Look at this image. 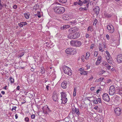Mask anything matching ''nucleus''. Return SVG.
Returning <instances> with one entry per match:
<instances>
[{"mask_svg": "<svg viewBox=\"0 0 122 122\" xmlns=\"http://www.w3.org/2000/svg\"><path fill=\"white\" fill-rule=\"evenodd\" d=\"M10 81L11 83H13L14 82V79L11 76H10L9 78Z\"/></svg>", "mask_w": 122, "mask_h": 122, "instance_id": "nucleus-30", "label": "nucleus"}, {"mask_svg": "<svg viewBox=\"0 0 122 122\" xmlns=\"http://www.w3.org/2000/svg\"><path fill=\"white\" fill-rule=\"evenodd\" d=\"M67 0H59V2L62 3H66Z\"/></svg>", "mask_w": 122, "mask_h": 122, "instance_id": "nucleus-33", "label": "nucleus"}, {"mask_svg": "<svg viewBox=\"0 0 122 122\" xmlns=\"http://www.w3.org/2000/svg\"><path fill=\"white\" fill-rule=\"evenodd\" d=\"M53 9L56 13L59 15L62 14L65 10V8L62 7L55 6L53 8Z\"/></svg>", "mask_w": 122, "mask_h": 122, "instance_id": "nucleus-2", "label": "nucleus"}, {"mask_svg": "<svg viewBox=\"0 0 122 122\" xmlns=\"http://www.w3.org/2000/svg\"><path fill=\"white\" fill-rule=\"evenodd\" d=\"M24 54V52H22L21 53H20V55H19V56L20 57H21L23 56Z\"/></svg>", "mask_w": 122, "mask_h": 122, "instance_id": "nucleus-40", "label": "nucleus"}, {"mask_svg": "<svg viewBox=\"0 0 122 122\" xmlns=\"http://www.w3.org/2000/svg\"><path fill=\"white\" fill-rule=\"evenodd\" d=\"M52 97L54 101L55 102L57 101L58 97V94H57L55 93H53Z\"/></svg>", "mask_w": 122, "mask_h": 122, "instance_id": "nucleus-11", "label": "nucleus"}, {"mask_svg": "<svg viewBox=\"0 0 122 122\" xmlns=\"http://www.w3.org/2000/svg\"><path fill=\"white\" fill-rule=\"evenodd\" d=\"M39 7L40 6L38 4H36L34 6L33 9L34 10L35 9V10L36 11L37 9H39Z\"/></svg>", "mask_w": 122, "mask_h": 122, "instance_id": "nucleus-26", "label": "nucleus"}, {"mask_svg": "<svg viewBox=\"0 0 122 122\" xmlns=\"http://www.w3.org/2000/svg\"><path fill=\"white\" fill-rule=\"evenodd\" d=\"M109 89L110 90H115V87L113 86H112L110 87Z\"/></svg>", "mask_w": 122, "mask_h": 122, "instance_id": "nucleus-39", "label": "nucleus"}, {"mask_svg": "<svg viewBox=\"0 0 122 122\" xmlns=\"http://www.w3.org/2000/svg\"><path fill=\"white\" fill-rule=\"evenodd\" d=\"M107 69L110 70L112 71L114 70V69L113 68V64L112 63L113 61L112 59L111 56L108 52L107 51Z\"/></svg>", "mask_w": 122, "mask_h": 122, "instance_id": "nucleus-1", "label": "nucleus"}, {"mask_svg": "<svg viewBox=\"0 0 122 122\" xmlns=\"http://www.w3.org/2000/svg\"><path fill=\"white\" fill-rule=\"evenodd\" d=\"M98 53L97 51H95L94 52V55L95 56H97L98 54Z\"/></svg>", "mask_w": 122, "mask_h": 122, "instance_id": "nucleus-54", "label": "nucleus"}, {"mask_svg": "<svg viewBox=\"0 0 122 122\" xmlns=\"http://www.w3.org/2000/svg\"><path fill=\"white\" fill-rule=\"evenodd\" d=\"M94 44H92L91 46V48H92V49L94 47Z\"/></svg>", "mask_w": 122, "mask_h": 122, "instance_id": "nucleus-59", "label": "nucleus"}, {"mask_svg": "<svg viewBox=\"0 0 122 122\" xmlns=\"http://www.w3.org/2000/svg\"><path fill=\"white\" fill-rule=\"evenodd\" d=\"M25 120L26 122H28L29 121V119L28 117H26L25 118Z\"/></svg>", "mask_w": 122, "mask_h": 122, "instance_id": "nucleus-41", "label": "nucleus"}, {"mask_svg": "<svg viewBox=\"0 0 122 122\" xmlns=\"http://www.w3.org/2000/svg\"><path fill=\"white\" fill-rule=\"evenodd\" d=\"M76 87L74 88V90L73 96L74 97H75L76 95Z\"/></svg>", "mask_w": 122, "mask_h": 122, "instance_id": "nucleus-31", "label": "nucleus"}, {"mask_svg": "<svg viewBox=\"0 0 122 122\" xmlns=\"http://www.w3.org/2000/svg\"><path fill=\"white\" fill-rule=\"evenodd\" d=\"M93 77L92 76H91V77L89 79V80L91 81L93 79Z\"/></svg>", "mask_w": 122, "mask_h": 122, "instance_id": "nucleus-56", "label": "nucleus"}, {"mask_svg": "<svg viewBox=\"0 0 122 122\" xmlns=\"http://www.w3.org/2000/svg\"><path fill=\"white\" fill-rule=\"evenodd\" d=\"M101 90L100 89H98L97 90L96 92V93L97 94H98L99 93V92Z\"/></svg>", "mask_w": 122, "mask_h": 122, "instance_id": "nucleus-61", "label": "nucleus"}, {"mask_svg": "<svg viewBox=\"0 0 122 122\" xmlns=\"http://www.w3.org/2000/svg\"><path fill=\"white\" fill-rule=\"evenodd\" d=\"M107 30H108L109 32L110 33H113L114 31V27L111 25H107Z\"/></svg>", "mask_w": 122, "mask_h": 122, "instance_id": "nucleus-7", "label": "nucleus"}, {"mask_svg": "<svg viewBox=\"0 0 122 122\" xmlns=\"http://www.w3.org/2000/svg\"><path fill=\"white\" fill-rule=\"evenodd\" d=\"M70 17L68 15H64L62 16V18L64 20H68L69 19H71Z\"/></svg>", "mask_w": 122, "mask_h": 122, "instance_id": "nucleus-13", "label": "nucleus"}, {"mask_svg": "<svg viewBox=\"0 0 122 122\" xmlns=\"http://www.w3.org/2000/svg\"><path fill=\"white\" fill-rule=\"evenodd\" d=\"M84 57H85V56L84 55H82L81 56V59L82 60V61L83 62H84Z\"/></svg>", "mask_w": 122, "mask_h": 122, "instance_id": "nucleus-53", "label": "nucleus"}, {"mask_svg": "<svg viewBox=\"0 0 122 122\" xmlns=\"http://www.w3.org/2000/svg\"><path fill=\"white\" fill-rule=\"evenodd\" d=\"M43 107V109H44L48 112H51V110L49 109L47 105H45Z\"/></svg>", "mask_w": 122, "mask_h": 122, "instance_id": "nucleus-17", "label": "nucleus"}, {"mask_svg": "<svg viewBox=\"0 0 122 122\" xmlns=\"http://www.w3.org/2000/svg\"><path fill=\"white\" fill-rule=\"evenodd\" d=\"M24 14L25 16V17L26 19H28L29 18L30 15L29 14H28L27 13H24Z\"/></svg>", "mask_w": 122, "mask_h": 122, "instance_id": "nucleus-32", "label": "nucleus"}, {"mask_svg": "<svg viewBox=\"0 0 122 122\" xmlns=\"http://www.w3.org/2000/svg\"><path fill=\"white\" fill-rule=\"evenodd\" d=\"M82 1L83 4H86V5L87 8H88L89 6V5L90 2V0H83Z\"/></svg>", "mask_w": 122, "mask_h": 122, "instance_id": "nucleus-14", "label": "nucleus"}, {"mask_svg": "<svg viewBox=\"0 0 122 122\" xmlns=\"http://www.w3.org/2000/svg\"><path fill=\"white\" fill-rule=\"evenodd\" d=\"M4 6V4H2V3L0 4V7H3Z\"/></svg>", "mask_w": 122, "mask_h": 122, "instance_id": "nucleus-58", "label": "nucleus"}, {"mask_svg": "<svg viewBox=\"0 0 122 122\" xmlns=\"http://www.w3.org/2000/svg\"><path fill=\"white\" fill-rule=\"evenodd\" d=\"M19 26L20 27H23V25L21 23V22H20V23L18 24Z\"/></svg>", "mask_w": 122, "mask_h": 122, "instance_id": "nucleus-47", "label": "nucleus"}, {"mask_svg": "<svg viewBox=\"0 0 122 122\" xmlns=\"http://www.w3.org/2000/svg\"><path fill=\"white\" fill-rule=\"evenodd\" d=\"M105 71L104 70H102L101 71H100L99 72V75H102V74H104V73H105Z\"/></svg>", "mask_w": 122, "mask_h": 122, "instance_id": "nucleus-35", "label": "nucleus"}, {"mask_svg": "<svg viewBox=\"0 0 122 122\" xmlns=\"http://www.w3.org/2000/svg\"><path fill=\"white\" fill-rule=\"evenodd\" d=\"M90 54L89 53L87 52L86 53V59H88V57L90 56Z\"/></svg>", "mask_w": 122, "mask_h": 122, "instance_id": "nucleus-36", "label": "nucleus"}, {"mask_svg": "<svg viewBox=\"0 0 122 122\" xmlns=\"http://www.w3.org/2000/svg\"><path fill=\"white\" fill-rule=\"evenodd\" d=\"M119 99L117 97H116L114 100V101L115 102H117L118 101Z\"/></svg>", "mask_w": 122, "mask_h": 122, "instance_id": "nucleus-38", "label": "nucleus"}, {"mask_svg": "<svg viewBox=\"0 0 122 122\" xmlns=\"http://www.w3.org/2000/svg\"><path fill=\"white\" fill-rule=\"evenodd\" d=\"M75 50V49L73 48H69L66 49L65 52L67 54L73 55L74 53V52Z\"/></svg>", "mask_w": 122, "mask_h": 122, "instance_id": "nucleus-6", "label": "nucleus"}, {"mask_svg": "<svg viewBox=\"0 0 122 122\" xmlns=\"http://www.w3.org/2000/svg\"><path fill=\"white\" fill-rule=\"evenodd\" d=\"M97 19H95L94 20V22L93 23V25H96L97 22Z\"/></svg>", "mask_w": 122, "mask_h": 122, "instance_id": "nucleus-44", "label": "nucleus"}, {"mask_svg": "<svg viewBox=\"0 0 122 122\" xmlns=\"http://www.w3.org/2000/svg\"><path fill=\"white\" fill-rule=\"evenodd\" d=\"M95 87H92L91 88V90L92 91L94 90V88Z\"/></svg>", "mask_w": 122, "mask_h": 122, "instance_id": "nucleus-63", "label": "nucleus"}, {"mask_svg": "<svg viewBox=\"0 0 122 122\" xmlns=\"http://www.w3.org/2000/svg\"><path fill=\"white\" fill-rule=\"evenodd\" d=\"M31 118L33 119H34L35 117V115L32 114L31 115Z\"/></svg>", "mask_w": 122, "mask_h": 122, "instance_id": "nucleus-49", "label": "nucleus"}, {"mask_svg": "<svg viewBox=\"0 0 122 122\" xmlns=\"http://www.w3.org/2000/svg\"><path fill=\"white\" fill-rule=\"evenodd\" d=\"M102 59V57L100 56H98L97 58V61H101Z\"/></svg>", "mask_w": 122, "mask_h": 122, "instance_id": "nucleus-42", "label": "nucleus"}, {"mask_svg": "<svg viewBox=\"0 0 122 122\" xmlns=\"http://www.w3.org/2000/svg\"><path fill=\"white\" fill-rule=\"evenodd\" d=\"M114 111L115 113L117 116H119L121 114V110L119 108H116L115 109Z\"/></svg>", "mask_w": 122, "mask_h": 122, "instance_id": "nucleus-10", "label": "nucleus"}, {"mask_svg": "<svg viewBox=\"0 0 122 122\" xmlns=\"http://www.w3.org/2000/svg\"><path fill=\"white\" fill-rule=\"evenodd\" d=\"M107 96H108V100H107V102H108V103H107V105L110 106L112 104V102L111 101H109L110 100V98L108 94H107Z\"/></svg>", "mask_w": 122, "mask_h": 122, "instance_id": "nucleus-27", "label": "nucleus"}, {"mask_svg": "<svg viewBox=\"0 0 122 122\" xmlns=\"http://www.w3.org/2000/svg\"><path fill=\"white\" fill-rule=\"evenodd\" d=\"M70 23L72 25H75L76 24V21H70Z\"/></svg>", "mask_w": 122, "mask_h": 122, "instance_id": "nucleus-37", "label": "nucleus"}, {"mask_svg": "<svg viewBox=\"0 0 122 122\" xmlns=\"http://www.w3.org/2000/svg\"><path fill=\"white\" fill-rule=\"evenodd\" d=\"M61 100L62 101L61 103L64 104L66 103L67 101V98H62Z\"/></svg>", "mask_w": 122, "mask_h": 122, "instance_id": "nucleus-16", "label": "nucleus"}, {"mask_svg": "<svg viewBox=\"0 0 122 122\" xmlns=\"http://www.w3.org/2000/svg\"><path fill=\"white\" fill-rule=\"evenodd\" d=\"M45 69L43 67H42L41 69V72L42 74H43L45 73Z\"/></svg>", "mask_w": 122, "mask_h": 122, "instance_id": "nucleus-29", "label": "nucleus"}, {"mask_svg": "<svg viewBox=\"0 0 122 122\" xmlns=\"http://www.w3.org/2000/svg\"><path fill=\"white\" fill-rule=\"evenodd\" d=\"M70 27V26L69 25H64L63 26L61 27L60 29L61 30H65L69 28Z\"/></svg>", "mask_w": 122, "mask_h": 122, "instance_id": "nucleus-18", "label": "nucleus"}, {"mask_svg": "<svg viewBox=\"0 0 122 122\" xmlns=\"http://www.w3.org/2000/svg\"><path fill=\"white\" fill-rule=\"evenodd\" d=\"M94 108L95 110H97L98 109V108L97 106L95 107H94Z\"/></svg>", "mask_w": 122, "mask_h": 122, "instance_id": "nucleus-57", "label": "nucleus"}, {"mask_svg": "<svg viewBox=\"0 0 122 122\" xmlns=\"http://www.w3.org/2000/svg\"><path fill=\"white\" fill-rule=\"evenodd\" d=\"M78 5L80 6H81L83 5V1L81 0H78Z\"/></svg>", "mask_w": 122, "mask_h": 122, "instance_id": "nucleus-28", "label": "nucleus"}, {"mask_svg": "<svg viewBox=\"0 0 122 122\" xmlns=\"http://www.w3.org/2000/svg\"><path fill=\"white\" fill-rule=\"evenodd\" d=\"M78 0H77V1L76 2H75L74 3V5H78Z\"/></svg>", "mask_w": 122, "mask_h": 122, "instance_id": "nucleus-52", "label": "nucleus"}, {"mask_svg": "<svg viewBox=\"0 0 122 122\" xmlns=\"http://www.w3.org/2000/svg\"><path fill=\"white\" fill-rule=\"evenodd\" d=\"M13 8L14 9H17V6L16 5H15L13 6Z\"/></svg>", "mask_w": 122, "mask_h": 122, "instance_id": "nucleus-51", "label": "nucleus"}, {"mask_svg": "<svg viewBox=\"0 0 122 122\" xmlns=\"http://www.w3.org/2000/svg\"><path fill=\"white\" fill-rule=\"evenodd\" d=\"M116 92L117 93L120 95H122V87L120 88L119 90L117 89Z\"/></svg>", "mask_w": 122, "mask_h": 122, "instance_id": "nucleus-22", "label": "nucleus"}, {"mask_svg": "<svg viewBox=\"0 0 122 122\" xmlns=\"http://www.w3.org/2000/svg\"><path fill=\"white\" fill-rule=\"evenodd\" d=\"M88 71H85L83 69L80 72V73L81 74H83L85 75H87L88 74Z\"/></svg>", "mask_w": 122, "mask_h": 122, "instance_id": "nucleus-19", "label": "nucleus"}, {"mask_svg": "<svg viewBox=\"0 0 122 122\" xmlns=\"http://www.w3.org/2000/svg\"><path fill=\"white\" fill-rule=\"evenodd\" d=\"M80 34L79 33H70L68 35V37L71 39H75L78 38L80 36Z\"/></svg>", "mask_w": 122, "mask_h": 122, "instance_id": "nucleus-4", "label": "nucleus"}, {"mask_svg": "<svg viewBox=\"0 0 122 122\" xmlns=\"http://www.w3.org/2000/svg\"><path fill=\"white\" fill-rule=\"evenodd\" d=\"M74 113H76L77 115L79 116L80 114V112L78 109L75 108V110H74Z\"/></svg>", "mask_w": 122, "mask_h": 122, "instance_id": "nucleus-21", "label": "nucleus"}, {"mask_svg": "<svg viewBox=\"0 0 122 122\" xmlns=\"http://www.w3.org/2000/svg\"><path fill=\"white\" fill-rule=\"evenodd\" d=\"M21 23L23 25H25L27 24V23L25 22H21Z\"/></svg>", "mask_w": 122, "mask_h": 122, "instance_id": "nucleus-50", "label": "nucleus"}, {"mask_svg": "<svg viewBox=\"0 0 122 122\" xmlns=\"http://www.w3.org/2000/svg\"><path fill=\"white\" fill-rule=\"evenodd\" d=\"M107 80H107V83H112V80L111 79H107Z\"/></svg>", "mask_w": 122, "mask_h": 122, "instance_id": "nucleus-46", "label": "nucleus"}, {"mask_svg": "<svg viewBox=\"0 0 122 122\" xmlns=\"http://www.w3.org/2000/svg\"><path fill=\"white\" fill-rule=\"evenodd\" d=\"M93 97L94 98H96L95 97H94V96H92V97H87L86 98V99L88 100L89 101H90L91 100H90L89 99V98H91L92 97Z\"/></svg>", "mask_w": 122, "mask_h": 122, "instance_id": "nucleus-43", "label": "nucleus"}, {"mask_svg": "<svg viewBox=\"0 0 122 122\" xmlns=\"http://www.w3.org/2000/svg\"><path fill=\"white\" fill-rule=\"evenodd\" d=\"M16 107H13L12 109L11 110L13 111V110H16Z\"/></svg>", "mask_w": 122, "mask_h": 122, "instance_id": "nucleus-55", "label": "nucleus"}, {"mask_svg": "<svg viewBox=\"0 0 122 122\" xmlns=\"http://www.w3.org/2000/svg\"><path fill=\"white\" fill-rule=\"evenodd\" d=\"M67 82L66 81H64L62 82L61 84V86L63 88H66L67 87Z\"/></svg>", "mask_w": 122, "mask_h": 122, "instance_id": "nucleus-15", "label": "nucleus"}, {"mask_svg": "<svg viewBox=\"0 0 122 122\" xmlns=\"http://www.w3.org/2000/svg\"><path fill=\"white\" fill-rule=\"evenodd\" d=\"M71 45L74 47H80L82 44L81 42L77 40H72L70 42Z\"/></svg>", "mask_w": 122, "mask_h": 122, "instance_id": "nucleus-5", "label": "nucleus"}, {"mask_svg": "<svg viewBox=\"0 0 122 122\" xmlns=\"http://www.w3.org/2000/svg\"><path fill=\"white\" fill-rule=\"evenodd\" d=\"M101 62V61L97 60L96 63V64L97 65H98Z\"/></svg>", "mask_w": 122, "mask_h": 122, "instance_id": "nucleus-48", "label": "nucleus"}, {"mask_svg": "<svg viewBox=\"0 0 122 122\" xmlns=\"http://www.w3.org/2000/svg\"><path fill=\"white\" fill-rule=\"evenodd\" d=\"M100 8L99 7L97 6L93 9V10L95 12L97 15H98L99 13Z\"/></svg>", "mask_w": 122, "mask_h": 122, "instance_id": "nucleus-12", "label": "nucleus"}, {"mask_svg": "<svg viewBox=\"0 0 122 122\" xmlns=\"http://www.w3.org/2000/svg\"><path fill=\"white\" fill-rule=\"evenodd\" d=\"M115 92V90H110L109 89V93L110 95H112L114 94Z\"/></svg>", "mask_w": 122, "mask_h": 122, "instance_id": "nucleus-23", "label": "nucleus"}, {"mask_svg": "<svg viewBox=\"0 0 122 122\" xmlns=\"http://www.w3.org/2000/svg\"><path fill=\"white\" fill-rule=\"evenodd\" d=\"M102 98L103 100L106 102L107 100V93H105L103 94L102 95Z\"/></svg>", "mask_w": 122, "mask_h": 122, "instance_id": "nucleus-20", "label": "nucleus"}, {"mask_svg": "<svg viewBox=\"0 0 122 122\" xmlns=\"http://www.w3.org/2000/svg\"><path fill=\"white\" fill-rule=\"evenodd\" d=\"M90 36V35H89L88 34H86V38H87L88 37Z\"/></svg>", "mask_w": 122, "mask_h": 122, "instance_id": "nucleus-62", "label": "nucleus"}, {"mask_svg": "<svg viewBox=\"0 0 122 122\" xmlns=\"http://www.w3.org/2000/svg\"><path fill=\"white\" fill-rule=\"evenodd\" d=\"M63 70L65 74L69 76H71L72 75L71 70L70 68L66 66H63L62 67Z\"/></svg>", "mask_w": 122, "mask_h": 122, "instance_id": "nucleus-3", "label": "nucleus"}, {"mask_svg": "<svg viewBox=\"0 0 122 122\" xmlns=\"http://www.w3.org/2000/svg\"><path fill=\"white\" fill-rule=\"evenodd\" d=\"M92 101H94V103L95 104H97L98 103V101L97 99H96V100H93Z\"/></svg>", "mask_w": 122, "mask_h": 122, "instance_id": "nucleus-45", "label": "nucleus"}, {"mask_svg": "<svg viewBox=\"0 0 122 122\" xmlns=\"http://www.w3.org/2000/svg\"><path fill=\"white\" fill-rule=\"evenodd\" d=\"M79 10L80 11H83V8L82 7H81L79 9Z\"/></svg>", "mask_w": 122, "mask_h": 122, "instance_id": "nucleus-60", "label": "nucleus"}, {"mask_svg": "<svg viewBox=\"0 0 122 122\" xmlns=\"http://www.w3.org/2000/svg\"><path fill=\"white\" fill-rule=\"evenodd\" d=\"M117 62L119 63L122 62V54H120L117 56Z\"/></svg>", "mask_w": 122, "mask_h": 122, "instance_id": "nucleus-8", "label": "nucleus"}, {"mask_svg": "<svg viewBox=\"0 0 122 122\" xmlns=\"http://www.w3.org/2000/svg\"><path fill=\"white\" fill-rule=\"evenodd\" d=\"M112 15H111L108 14L107 15V17L110 18L112 16Z\"/></svg>", "mask_w": 122, "mask_h": 122, "instance_id": "nucleus-64", "label": "nucleus"}, {"mask_svg": "<svg viewBox=\"0 0 122 122\" xmlns=\"http://www.w3.org/2000/svg\"><path fill=\"white\" fill-rule=\"evenodd\" d=\"M61 98H66V95L64 92H62L61 93Z\"/></svg>", "mask_w": 122, "mask_h": 122, "instance_id": "nucleus-24", "label": "nucleus"}, {"mask_svg": "<svg viewBox=\"0 0 122 122\" xmlns=\"http://www.w3.org/2000/svg\"><path fill=\"white\" fill-rule=\"evenodd\" d=\"M42 110L43 112L44 113V114H48V112L47 111L45 110L44 109H43V108L42 107Z\"/></svg>", "mask_w": 122, "mask_h": 122, "instance_id": "nucleus-34", "label": "nucleus"}, {"mask_svg": "<svg viewBox=\"0 0 122 122\" xmlns=\"http://www.w3.org/2000/svg\"><path fill=\"white\" fill-rule=\"evenodd\" d=\"M99 51L101 52H102L104 51L102 45L100 44H99Z\"/></svg>", "mask_w": 122, "mask_h": 122, "instance_id": "nucleus-25", "label": "nucleus"}, {"mask_svg": "<svg viewBox=\"0 0 122 122\" xmlns=\"http://www.w3.org/2000/svg\"><path fill=\"white\" fill-rule=\"evenodd\" d=\"M78 30V28L76 27H74L70 29L69 31L70 32V33H75Z\"/></svg>", "mask_w": 122, "mask_h": 122, "instance_id": "nucleus-9", "label": "nucleus"}]
</instances>
